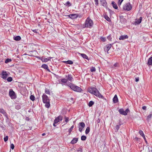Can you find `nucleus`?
<instances>
[{
    "label": "nucleus",
    "instance_id": "nucleus-1",
    "mask_svg": "<svg viewBox=\"0 0 152 152\" xmlns=\"http://www.w3.org/2000/svg\"><path fill=\"white\" fill-rule=\"evenodd\" d=\"M43 102L45 104V106L48 108L50 107V100L47 96H42Z\"/></svg>",
    "mask_w": 152,
    "mask_h": 152
},
{
    "label": "nucleus",
    "instance_id": "nucleus-2",
    "mask_svg": "<svg viewBox=\"0 0 152 152\" xmlns=\"http://www.w3.org/2000/svg\"><path fill=\"white\" fill-rule=\"evenodd\" d=\"M93 25V21L89 17L86 20L85 23V27L89 28H91Z\"/></svg>",
    "mask_w": 152,
    "mask_h": 152
},
{
    "label": "nucleus",
    "instance_id": "nucleus-3",
    "mask_svg": "<svg viewBox=\"0 0 152 152\" xmlns=\"http://www.w3.org/2000/svg\"><path fill=\"white\" fill-rule=\"evenodd\" d=\"M88 91L91 94L94 95H97L99 94L98 90L95 87H90L88 89Z\"/></svg>",
    "mask_w": 152,
    "mask_h": 152
},
{
    "label": "nucleus",
    "instance_id": "nucleus-4",
    "mask_svg": "<svg viewBox=\"0 0 152 152\" xmlns=\"http://www.w3.org/2000/svg\"><path fill=\"white\" fill-rule=\"evenodd\" d=\"M67 85L73 91L78 92H81L82 91V89L80 87L75 86L73 84H72L70 83H69Z\"/></svg>",
    "mask_w": 152,
    "mask_h": 152
},
{
    "label": "nucleus",
    "instance_id": "nucleus-5",
    "mask_svg": "<svg viewBox=\"0 0 152 152\" xmlns=\"http://www.w3.org/2000/svg\"><path fill=\"white\" fill-rule=\"evenodd\" d=\"M132 5L129 3H127L125 4L123 6V9L127 11L130 10L132 9Z\"/></svg>",
    "mask_w": 152,
    "mask_h": 152
},
{
    "label": "nucleus",
    "instance_id": "nucleus-6",
    "mask_svg": "<svg viewBox=\"0 0 152 152\" xmlns=\"http://www.w3.org/2000/svg\"><path fill=\"white\" fill-rule=\"evenodd\" d=\"M129 111L128 109H127L125 111H124L123 109L121 108L118 111L120 114L126 115L127 114V113Z\"/></svg>",
    "mask_w": 152,
    "mask_h": 152
},
{
    "label": "nucleus",
    "instance_id": "nucleus-7",
    "mask_svg": "<svg viewBox=\"0 0 152 152\" xmlns=\"http://www.w3.org/2000/svg\"><path fill=\"white\" fill-rule=\"evenodd\" d=\"M9 74L8 72L3 71L1 74V77L3 79H5L8 76Z\"/></svg>",
    "mask_w": 152,
    "mask_h": 152
},
{
    "label": "nucleus",
    "instance_id": "nucleus-8",
    "mask_svg": "<svg viewBox=\"0 0 152 152\" xmlns=\"http://www.w3.org/2000/svg\"><path fill=\"white\" fill-rule=\"evenodd\" d=\"M85 126V123L83 122H80L79 124V130L81 132L82 131L83 129L84 128Z\"/></svg>",
    "mask_w": 152,
    "mask_h": 152
},
{
    "label": "nucleus",
    "instance_id": "nucleus-9",
    "mask_svg": "<svg viewBox=\"0 0 152 152\" xmlns=\"http://www.w3.org/2000/svg\"><path fill=\"white\" fill-rule=\"evenodd\" d=\"M142 20V17H140L139 19L136 20L135 21L134 23V24L135 25L139 24L141 23Z\"/></svg>",
    "mask_w": 152,
    "mask_h": 152
},
{
    "label": "nucleus",
    "instance_id": "nucleus-10",
    "mask_svg": "<svg viewBox=\"0 0 152 152\" xmlns=\"http://www.w3.org/2000/svg\"><path fill=\"white\" fill-rule=\"evenodd\" d=\"M62 120V117L61 116H59L56 118L54 121L55 124H57L60 121H61Z\"/></svg>",
    "mask_w": 152,
    "mask_h": 152
},
{
    "label": "nucleus",
    "instance_id": "nucleus-11",
    "mask_svg": "<svg viewBox=\"0 0 152 152\" xmlns=\"http://www.w3.org/2000/svg\"><path fill=\"white\" fill-rule=\"evenodd\" d=\"M111 47V44H109L107 45L104 48V50L105 51H107L108 53V51L110 50Z\"/></svg>",
    "mask_w": 152,
    "mask_h": 152
},
{
    "label": "nucleus",
    "instance_id": "nucleus-12",
    "mask_svg": "<svg viewBox=\"0 0 152 152\" xmlns=\"http://www.w3.org/2000/svg\"><path fill=\"white\" fill-rule=\"evenodd\" d=\"M69 17L72 19H75L76 18L78 17V15L77 14H72L69 15Z\"/></svg>",
    "mask_w": 152,
    "mask_h": 152
},
{
    "label": "nucleus",
    "instance_id": "nucleus-13",
    "mask_svg": "<svg viewBox=\"0 0 152 152\" xmlns=\"http://www.w3.org/2000/svg\"><path fill=\"white\" fill-rule=\"evenodd\" d=\"M78 141V138H74L70 142V143L74 144L76 143Z\"/></svg>",
    "mask_w": 152,
    "mask_h": 152
},
{
    "label": "nucleus",
    "instance_id": "nucleus-14",
    "mask_svg": "<svg viewBox=\"0 0 152 152\" xmlns=\"http://www.w3.org/2000/svg\"><path fill=\"white\" fill-rule=\"evenodd\" d=\"M128 38V37L127 35H124L121 36L119 38V40H124L126 39H127Z\"/></svg>",
    "mask_w": 152,
    "mask_h": 152
},
{
    "label": "nucleus",
    "instance_id": "nucleus-15",
    "mask_svg": "<svg viewBox=\"0 0 152 152\" xmlns=\"http://www.w3.org/2000/svg\"><path fill=\"white\" fill-rule=\"evenodd\" d=\"M41 67L42 68L45 69L47 70L48 71H49V72H50V70L48 69V66L47 65H46V64H42V65Z\"/></svg>",
    "mask_w": 152,
    "mask_h": 152
},
{
    "label": "nucleus",
    "instance_id": "nucleus-16",
    "mask_svg": "<svg viewBox=\"0 0 152 152\" xmlns=\"http://www.w3.org/2000/svg\"><path fill=\"white\" fill-rule=\"evenodd\" d=\"M66 77L67 79V80H68L70 81H72L73 79V78L72 75H66Z\"/></svg>",
    "mask_w": 152,
    "mask_h": 152
},
{
    "label": "nucleus",
    "instance_id": "nucleus-17",
    "mask_svg": "<svg viewBox=\"0 0 152 152\" xmlns=\"http://www.w3.org/2000/svg\"><path fill=\"white\" fill-rule=\"evenodd\" d=\"M113 102L114 103H116L118 102V99L117 96H114V97L113 98Z\"/></svg>",
    "mask_w": 152,
    "mask_h": 152
},
{
    "label": "nucleus",
    "instance_id": "nucleus-18",
    "mask_svg": "<svg viewBox=\"0 0 152 152\" xmlns=\"http://www.w3.org/2000/svg\"><path fill=\"white\" fill-rule=\"evenodd\" d=\"M40 60L43 62H46L49 61V59H48V58H45L42 57L40 58Z\"/></svg>",
    "mask_w": 152,
    "mask_h": 152
},
{
    "label": "nucleus",
    "instance_id": "nucleus-19",
    "mask_svg": "<svg viewBox=\"0 0 152 152\" xmlns=\"http://www.w3.org/2000/svg\"><path fill=\"white\" fill-rule=\"evenodd\" d=\"M148 65H151L152 64V57H151L148 59Z\"/></svg>",
    "mask_w": 152,
    "mask_h": 152
},
{
    "label": "nucleus",
    "instance_id": "nucleus-20",
    "mask_svg": "<svg viewBox=\"0 0 152 152\" xmlns=\"http://www.w3.org/2000/svg\"><path fill=\"white\" fill-rule=\"evenodd\" d=\"M140 134L141 135L144 139V140H145V138L144 134L142 130H140L139 132Z\"/></svg>",
    "mask_w": 152,
    "mask_h": 152
},
{
    "label": "nucleus",
    "instance_id": "nucleus-21",
    "mask_svg": "<svg viewBox=\"0 0 152 152\" xmlns=\"http://www.w3.org/2000/svg\"><path fill=\"white\" fill-rule=\"evenodd\" d=\"M15 93L12 89H10L9 91V95H15Z\"/></svg>",
    "mask_w": 152,
    "mask_h": 152
},
{
    "label": "nucleus",
    "instance_id": "nucleus-22",
    "mask_svg": "<svg viewBox=\"0 0 152 152\" xmlns=\"http://www.w3.org/2000/svg\"><path fill=\"white\" fill-rule=\"evenodd\" d=\"M112 4L114 8L116 9H117L118 7L114 2H112Z\"/></svg>",
    "mask_w": 152,
    "mask_h": 152
},
{
    "label": "nucleus",
    "instance_id": "nucleus-23",
    "mask_svg": "<svg viewBox=\"0 0 152 152\" xmlns=\"http://www.w3.org/2000/svg\"><path fill=\"white\" fill-rule=\"evenodd\" d=\"M63 62L67 64H73V62L72 61H63Z\"/></svg>",
    "mask_w": 152,
    "mask_h": 152
},
{
    "label": "nucleus",
    "instance_id": "nucleus-24",
    "mask_svg": "<svg viewBox=\"0 0 152 152\" xmlns=\"http://www.w3.org/2000/svg\"><path fill=\"white\" fill-rule=\"evenodd\" d=\"M94 102L91 101L89 102L88 105L90 107H91L94 104Z\"/></svg>",
    "mask_w": 152,
    "mask_h": 152
},
{
    "label": "nucleus",
    "instance_id": "nucleus-25",
    "mask_svg": "<svg viewBox=\"0 0 152 152\" xmlns=\"http://www.w3.org/2000/svg\"><path fill=\"white\" fill-rule=\"evenodd\" d=\"M14 39L16 41H19L20 40L21 37L20 36H17L14 38Z\"/></svg>",
    "mask_w": 152,
    "mask_h": 152
},
{
    "label": "nucleus",
    "instance_id": "nucleus-26",
    "mask_svg": "<svg viewBox=\"0 0 152 152\" xmlns=\"http://www.w3.org/2000/svg\"><path fill=\"white\" fill-rule=\"evenodd\" d=\"M90 130V128L89 127H87L85 131L86 134H87L89 132Z\"/></svg>",
    "mask_w": 152,
    "mask_h": 152
},
{
    "label": "nucleus",
    "instance_id": "nucleus-27",
    "mask_svg": "<svg viewBox=\"0 0 152 152\" xmlns=\"http://www.w3.org/2000/svg\"><path fill=\"white\" fill-rule=\"evenodd\" d=\"M121 124L119 123V124L118 125H117L115 127V128L116 129V131L115 132H118V129L120 128V126H121Z\"/></svg>",
    "mask_w": 152,
    "mask_h": 152
},
{
    "label": "nucleus",
    "instance_id": "nucleus-28",
    "mask_svg": "<svg viewBox=\"0 0 152 152\" xmlns=\"http://www.w3.org/2000/svg\"><path fill=\"white\" fill-rule=\"evenodd\" d=\"M152 117V114H150L148 115L147 118V120L148 121L150 120Z\"/></svg>",
    "mask_w": 152,
    "mask_h": 152
},
{
    "label": "nucleus",
    "instance_id": "nucleus-29",
    "mask_svg": "<svg viewBox=\"0 0 152 152\" xmlns=\"http://www.w3.org/2000/svg\"><path fill=\"white\" fill-rule=\"evenodd\" d=\"M81 56L84 58H85L86 59H87L88 58V57L87 56L84 54H81Z\"/></svg>",
    "mask_w": 152,
    "mask_h": 152
},
{
    "label": "nucleus",
    "instance_id": "nucleus-30",
    "mask_svg": "<svg viewBox=\"0 0 152 152\" xmlns=\"http://www.w3.org/2000/svg\"><path fill=\"white\" fill-rule=\"evenodd\" d=\"M86 136L84 135H82L81 137V139L82 140L84 141L86 140Z\"/></svg>",
    "mask_w": 152,
    "mask_h": 152
},
{
    "label": "nucleus",
    "instance_id": "nucleus-31",
    "mask_svg": "<svg viewBox=\"0 0 152 152\" xmlns=\"http://www.w3.org/2000/svg\"><path fill=\"white\" fill-rule=\"evenodd\" d=\"M67 81V80L65 79H62L61 80V82L63 83H66Z\"/></svg>",
    "mask_w": 152,
    "mask_h": 152
},
{
    "label": "nucleus",
    "instance_id": "nucleus-32",
    "mask_svg": "<svg viewBox=\"0 0 152 152\" xmlns=\"http://www.w3.org/2000/svg\"><path fill=\"white\" fill-rule=\"evenodd\" d=\"M100 39L101 40V41L103 42H105L106 40V38L103 37H100Z\"/></svg>",
    "mask_w": 152,
    "mask_h": 152
},
{
    "label": "nucleus",
    "instance_id": "nucleus-33",
    "mask_svg": "<svg viewBox=\"0 0 152 152\" xmlns=\"http://www.w3.org/2000/svg\"><path fill=\"white\" fill-rule=\"evenodd\" d=\"M30 98L32 101H34L35 99L34 96H30Z\"/></svg>",
    "mask_w": 152,
    "mask_h": 152
},
{
    "label": "nucleus",
    "instance_id": "nucleus-34",
    "mask_svg": "<svg viewBox=\"0 0 152 152\" xmlns=\"http://www.w3.org/2000/svg\"><path fill=\"white\" fill-rule=\"evenodd\" d=\"M104 18L105 19L108 21L109 22L110 21V19L108 16L105 15L104 16Z\"/></svg>",
    "mask_w": 152,
    "mask_h": 152
},
{
    "label": "nucleus",
    "instance_id": "nucleus-35",
    "mask_svg": "<svg viewBox=\"0 0 152 152\" xmlns=\"http://www.w3.org/2000/svg\"><path fill=\"white\" fill-rule=\"evenodd\" d=\"M15 108L16 109L18 110L20 109V105H17L15 106Z\"/></svg>",
    "mask_w": 152,
    "mask_h": 152
},
{
    "label": "nucleus",
    "instance_id": "nucleus-36",
    "mask_svg": "<svg viewBox=\"0 0 152 152\" xmlns=\"http://www.w3.org/2000/svg\"><path fill=\"white\" fill-rule=\"evenodd\" d=\"M12 60L11 59L7 58L6 59L5 61V63H7L9 62H11Z\"/></svg>",
    "mask_w": 152,
    "mask_h": 152
},
{
    "label": "nucleus",
    "instance_id": "nucleus-37",
    "mask_svg": "<svg viewBox=\"0 0 152 152\" xmlns=\"http://www.w3.org/2000/svg\"><path fill=\"white\" fill-rule=\"evenodd\" d=\"M74 125H73L69 129V134H70V133L71 132V131H72V129L73 128H74Z\"/></svg>",
    "mask_w": 152,
    "mask_h": 152
},
{
    "label": "nucleus",
    "instance_id": "nucleus-38",
    "mask_svg": "<svg viewBox=\"0 0 152 152\" xmlns=\"http://www.w3.org/2000/svg\"><path fill=\"white\" fill-rule=\"evenodd\" d=\"M12 77H8L7 79V81L8 82H9L12 81Z\"/></svg>",
    "mask_w": 152,
    "mask_h": 152
},
{
    "label": "nucleus",
    "instance_id": "nucleus-39",
    "mask_svg": "<svg viewBox=\"0 0 152 152\" xmlns=\"http://www.w3.org/2000/svg\"><path fill=\"white\" fill-rule=\"evenodd\" d=\"M0 113L4 114L6 112L3 109H0Z\"/></svg>",
    "mask_w": 152,
    "mask_h": 152
},
{
    "label": "nucleus",
    "instance_id": "nucleus-40",
    "mask_svg": "<svg viewBox=\"0 0 152 152\" xmlns=\"http://www.w3.org/2000/svg\"><path fill=\"white\" fill-rule=\"evenodd\" d=\"M12 99H15L17 98L16 96H9Z\"/></svg>",
    "mask_w": 152,
    "mask_h": 152
},
{
    "label": "nucleus",
    "instance_id": "nucleus-41",
    "mask_svg": "<svg viewBox=\"0 0 152 152\" xmlns=\"http://www.w3.org/2000/svg\"><path fill=\"white\" fill-rule=\"evenodd\" d=\"M8 139V137L7 136H6L5 137H4V140L5 142H6L7 141Z\"/></svg>",
    "mask_w": 152,
    "mask_h": 152
},
{
    "label": "nucleus",
    "instance_id": "nucleus-42",
    "mask_svg": "<svg viewBox=\"0 0 152 152\" xmlns=\"http://www.w3.org/2000/svg\"><path fill=\"white\" fill-rule=\"evenodd\" d=\"M124 0H119L118 2V5L120 6L121 5V3Z\"/></svg>",
    "mask_w": 152,
    "mask_h": 152
},
{
    "label": "nucleus",
    "instance_id": "nucleus-43",
    "mask_svg": "<svg viewBox=\"0 0 152 152\" xmlns=\"http://www.w3.org/2000/svg\"><path fill=\"white\" fill-rule=\"evenodd\" d=\"M45 93L46 94H50V92L48 90L46 89L45 90Z\"/></svg>",
    "mask_w": 152,
    "mask_h": 152
},
{
    "label": "nucleus",
    "instance_id": "nucleus-44",
    "mask_svg": "<svg viewBox=\"0 0 152 152\" xmlns=\"http://www.w3.org/2000/svg\"><path fill=\"white\" fill-rule=\"evenodd\" d=\"M118 63H115L114 66H113V69H114L115 67H118Z\"/></svg>",
    "mask_w": 152,
    "mask_h": 152
},
{
    "label": "nucleus",
    "instance_id": "nucleus-45",
    "mask_svg": "<svg viewBox=\"0 0 152 152\" xmlns=\"http://www.w3.org/2000/svg\"><path fill=\"white\" fill-rule=\"evenodd\" d=\"M66 6L69 7L71 6V4L69 1L67 2L66 3Z\"/></svg>",
    "mask_w": 152,
    "mask_h": 152
},
{
    "label": "nucleus",
    "instance_id": "nucleus-46",
    "mask_svg": "<svg viewBox=\"0 0 152 152\" xmlns=\"http://www.w3.org/2000/svg\"><path fill=\"white\" fill-rule=\"evenodd\" d=\"M96 71V69L95 67H93L91 69V72H95Z\"/></svg>",
    "mask_w": 152,
    "mask_h": 152
},
{
    "label": "nucleus",
    "instance_id": "nucleus-47",
    "mask_svg": "<svg viewBox=\"0 0 152 152\" xmlns=\"http://www.w3.org/2000/svg\"><path fill=\"white\" fill-rule=\"evenodd\" d=\"M4 115L6 117L7 119H9V118L8 116V115L6 112L4 114Z\"/></svg>",
    "mask_w": 152,
    "mask_h": 152
},
{
    "label": "nucleus",
    "instance_id": "nucleus-48",
    "mask_svg": "<svg viewBox=\"0 0 152 152\" xmlns=\"http://www.w3.org/2000/svg\"><path fill=\"white\" fill-rule=\"evenodd\" d=\"M4 115L6 117L7 119H9V118L8 116V115L6 112L4 114Z\"/></svg>",
    "mask_w": 152,
    "mask_h": 152
},
{
    "label": "nucleus",
    "instance_id": "nucleus-49",
    "mask_svg": "<svg viewBox=\"0 0 152 152\" xmlns=\"http://www.w3.org/2000/svg\"><path fill=\"white\" fill-rule=\"evenodd\" d=\"M14 144L12 143L11 145H10V148L12 149H13L14 148Z\"/></svg>",
    "mask_w": 152,
    "mask_h": 152
},
{
    "label": "nucleus",
    "instance_id": "nucleus-50",
    "mask_svg": "<svg viewBox=\"0 0 152 152\" xmlns=\"http://www.w3.org/2000/svg\"><path fill=\"white\" fill-rule=\"evenodd\" d=\"M65 121L67 123L69 121V118L68 117H65Z\"/></svg>",
    "mask_w": 152,
    "mask_h": 152
},
{
    "label": "nucleus",
    "instance_id": "nucleus-51",
    "mask_svg": "<svg viewBox=\"0 0 152 152\" xmlns=\"http://www.w3.org/2000/svg\"><path fill=\"white\" fill-rule=\"evenodd\" d=\"M98 96L99 98H101L102 99H105L104 98V97L103 96Z\"/></svg>",
    "mask_w": 152,
    "mask_h": 152
},
{
    "label": "nucleus",
    "instance_id": "nucleus-52",
    "mask_svg": "<svg viewBox=\"0 0 152 152\" xmlns=\"http://www.w3.org/2000/svg\"><path fill=\"white\" fill-rule=\"evenodd\" d=\"M94 1H95V4L96 5H98V0H94Z\"/></svg>",
    "mask_w": 152,
    "mask_h": 152
},
{
    "label": "nucleus",
    "instance_id": "nucleus-53",
    "mask_svg": "<svg viewBox=\"0 0 152 152\" xmlns=\"http://www.w3.org/2000/svg\"><path fill=\"white\" fill-rule=\"evenodd\" d=\"M107 38L109 40H111V36H110V35H109L107 37Z\"/></svg>",
    "mask_w": 152,
    "mask_h": 152
},
{
    "label": "nucleus",
    "instance_id": "nucleus-54",
    "mask_svg": "<svg viewBox=\"0 0 152 152\" xmlns=\"http://www.w3.org/2000/svg\"><path fill=\"white\" fill-rule=\"evenodd\" d=\"M80 151L81 152H82V148H78V149L77 151Z\"/></svg>",
    "mask_w": 152,
    "mask_h": 152
},
{
    "label": "nucleus",
    "instance_id": "nucleus-55",
    "mask_svg": "<svg viewBox=\"0 0 152 152\" xmlns=\"http://www.w3.org/2000/svg\"><path fill=\"white\" fill-rule=\"evenodd\" d=\"M146 108V107L145 106H144L142 107V109L144 110H145Z\"/></svg>",
    "mask_w": 152,
    "mask_h": 152
},
{
    "label": "nucleus",
    "instance_id": "nucleus-56",
    "mask_svg": "<svg viewBox=\"0 0 152 152\" xmlns=\"http://www.w3.org/2000/svg\"><path fill=\"white\" fill-rule=\"evenodd\" d=\"M139 80V78L137 77V78H135V81L136 82H138V81Z\"/></svg>",
    "mask_w": 152,
    "mask_h": 152
},
{
    "label": "nucleus",
    "instance_id": "nucleus-57",
    "mask_svg": "<svg viewBox=\"0 0 152 152\" xmlns=\"http://www.w3.org/2000/svg\"><path fill=\"white\" fill-rule=\"evenodd\" d=\"M48 59H49V60H50V59L52 58V57H49L48 58Z\"/></svg>",
    "mask_w": 152,
    "mask_h": 152
},
{
    "label": "nucleus",
    "instance_id": "nucleus-58",
    "mask_svg": "<svg viewBox=\"0 0 152 152\" xmlns=\"http://www.w3.org/2000/svg\"><path fill=\"white\" fill-rule=\"evenodd\" d=\"M135 139L136 140H138V139H139V138L137 137H135Z\"/></svg>",
    "mask_w": 152,
    "mask_h": 152
},
{
    "label": "nucleus",
    "instance_id": "nucleus-59",
    "mask_svg": "<svg viewBox=\"0 0 152 152\" xmlns=\"http://www.w3.org/2000/svg\"><path fill=\"white\" fill-rule=\"evenodd\" d=\"M34 32H35V33H36L37 32V31H36V29H35V30H32Z\"/></svg>",
    "mask_w": 152,
    "mask_h": 152
},
{
    "label": "nucleus",
    "instance_id": "nucleus-60",
    "mask_svg": "<svg viewBox=\"0 0 152 152\" xmlns=\"http://www.w3.org/2000/svg\"><path fill=\"white\" fill-rule=\"evenodd\" d=\"M36 57L38 58H39V59H40V58H40V57L38 56H36Z\"/></svg>",
    "mask_w": 152,
    "mask_h": 152
},
{
    "label": "nucleus",
    "instance_id": "nucleus-61",
    "mask_svg": "<svg viewBox=\"0 0 152 152\" xmlns=\"http://www.w3.org/2000/svg\"><path fill=\"white\" fill-rule=\"evenodd\" d=\"M100 120L99 119H98L97 120V122L98 123H99L100 122Z\"/></svg>",
    "mask_w": 152,
    "mask_h": 152
},
{
    "label": "nucleus",
    "instance_id": "nucleus-62",
    "mask_svg": "<svg viewBox=\"0 0 152 152\" xmlns=\"http://www.w3.org/2000/svg\"><path fill=\"white\" fill-rule=\"evenodd\" d=\"M46 134L45 133H43L42 134V135L43 136H45V135Z\"/></svg>",
    "mask_w": 152,
    "mask_h": 152
},
{
    "label": "nucleus",
    "instance_id": "nucleus-63",
    "mask_svg": "<svg viewBox=\"0 0 152 152\" xmlns=\"http://www.w3.org/2000/svg\"><path fill=\"white\" fill-rule=\"evenodd\" d=\"M55 124H55V122H54V123L53 124V125L54 126H56V125H55Z\"/></svg>",
    "mask_w": 152,
    "mask_h": 152
},
{
    "label": "nucleus",
    "instance_id": "nucleus-64",
    "mask_svg": "<svg viewBox=\"0 0 152 152\" xmlns=\"http://www.w3.org/2000/svg\"><path fill=\"white\" fill-rule=\"evenodd\" d=\"M71 99L72 100H73V98H71Z\"/></svg>",
    "mask_w": 152,
    "mask_h": 152
}]
</instances>
